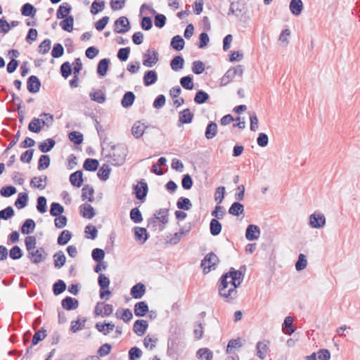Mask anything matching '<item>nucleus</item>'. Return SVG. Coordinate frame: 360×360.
<instances>
[{
  "label": "nucleus",
  "instance_id": "obj_1",
  "mask_svg": "<svg viewBox=\"0 0 360 360\" xmlns=\"http://www.w3.org/2000/svg\"><path fill=\"white\" fill-rule=\"evenodd\" d=\"M245 270V266H241L238 270L231 267L228 272L223 274L218 281V290L219 295L231 302L237 297V288L242 283Z\"/></svg>",
  "mask_w": 360,
  "mask_h": 360
},
{
  "label": "nucleus",
  "instance_id": "obj_2",
  "mask_svg": "<svg viewBox=\"0 0 360 360\" xmlns=\"http://www.w3.org/2000/svg\"><path fill=\"white\" fill-rule=\"evenodd\" d=\"M111 149L113 153L109 156L112 159V165L114 166L122 165L129 152L127 146L124 143H118L111 146Z\"/></svg>",
  "mask_w": 360,
  "mask_h": 360
},
{
  "label": "nucleus",
  "instance_id": "obj_3",
  "mask_svg": "<svg viewBox=\"0 0 360 360\" xmlns=\"http://www.w3.org/2000/svg\"><path fill=\"white\" fill-rule=\"evenodd\" d=\"M219 262V259L213 252L207 253L200 263V267L202 269L203 274H207L212 269H216Z\"/></svg>",
  "mask_w": 360,
  "mask_h": 360
},
{
  "label": "nucleus",
  "instance_id": "obj_4",
  "mask_svg": "<svg viewBox=\"0 0 360 360\" xmlns=\"http://www.w3.org/2000/svg\"><path fill=\"white\" fill-rule=\"evenodd\" d=\"M133 194L141 202H144L148 192V186L144 179H141L137 184L133 185Z\"/></svg>",
  "mask_w": 360,
  "mask_h": 360
},
{
  "label": "nucleus",
  "instance_id": "obj_5",
  "mask_svg": "<svg viewBox=\"0 0 360 360\" xmlns=\"http://www.w3.org/2000/svg\"><path fill=\"white\" fill-rule=\"evenodd\" d=\"M169 209H160L156 211L154 216L148 219V226L153 225V227L157 226V220H159L163 225L168 223Z\"/></svg>",
  "mask_w": 360,
  "mask_h": 360
},
{
  "label": "nucleus",
  "instance_id": "obj_6",
  "mask_svg": "<svg viewBox=\"0 0 360 360\" xmlns=\"http://www.w3.org/2000/svg\"><path fill=\"white\" fill-rule=\"evenodd\" d=\"M158 52L154 49H148L143 54V65L148 68L154 66L159 60Z\"/></svg>",
  "mask_w": 360,
  "mask_h": 360
},
{
  "label": "nucleus",
  "instance_id": "obj_7",
  "mask_svg": "<svg viewBox=\"0 0 360 360\" xmlns=\"http://www.w3.org/2000/svg\"><path fill=\"white\" fill-rule=\"evenodd\" d=\"M131 29L129 19L126 16L118 18L114 22V32L118 34H124Z\"/></svg>",
  "mask_w": 360,
  "mask_h": 360
},
{
  "label": "nucleus",
  "instance_id": "obj_8",
  "mask_svg": "<svg viewBox=\"0 0 360 360\" xmlns=\"http://www.w3.org/2000/svg\"><path fill=\"white\" fill-rule=\"evenodd\" d=\"M326 217L322 213L314 212L309 215V224L313 229H321L325 226Z\"/></svg>",
  "mask_w": 360,
  "mask_h": 360
},
{
  "label": "nucleus",
  "instance_id": "obj_9",
  "mask_svg": "<svg viewBox=\"0 0 360 360\" xmlns=\"http://www.w3.org/2000/svg\"><path fill=\"white\" fill-rule=\"evenodd\" d=\"M47 253L45 252L44 248L41 247L37 248L36 250L30 252L27 255V257L30 259L33 264H39L46 259Z\"/></svg>",
  "mask_w": 360,
  "mask_h": 360
},
{
  "label": "nucleus",
  "instance_id": "obj_10",
  "mask_svg": "<svg viewBox=\"0 0 360 360\" xmlns=\"http://www.w3.org/2000/svg\"><path fill=\"white\" fill-rule=\"evenodd\" d=\"M193 223L188 222L184 225L183 228L180 229L179 232H176L173 237L169 240V243L172 245L179 243L182 236H186L193 228Z\"/></svg>",
  "mask_w": 360,
  "mask_h": 360
},
{
  "label": "nucleus",
  "instance_id": "obj_11",
  "mask_svg": "<svg viewBox=\"0 0 360 360\" xmlns=\"http://www.w3.org/2000/svg\"><path fill=\"white\" fill-rule=\"evenodd\" d=\"M41 82L38 77L35 75H31L27 78V91L31 94L38 93L40 90Z\"/></svg>",
  "mask_w": 360,
  "mask_h": 360
},
{
  "label": "nucleus",
  "instance_id": "obj_12",
  "mask_svg": "<svg viewBox=\"0 0 360 360\" xmlns=\"http://www.w3.org/2000/svg\"><path fill=\"white\" fill-rule=\"evenodd\" d=\"M194 113L189 108L184 109L179 112V120L177 126L179 127L184 124H190L193 122Z\"/></svg>",
  "mask_w": 360,
  "mask_h": 360
},
{
  "label": "nucleus",
  "instance_id": "obj_13",
  "mask_svg": "<svg viewBox=\"0 0 360 360\" xmlns=\"http://www.w3.org/2000/svg\"><path fill=\"white\" fill-rule=\"evenodd\" d=\"M259 236L260 229L257 225L250 224L247 226L245 231V238L248 240H255L259 238Z\"/></svg>",
  "mask_w": 360,
  "mask_h": 360
},
{
  "label": "nucleus",
  "instance_id": "obj_14",
  "mask_svg": "<svg viewBox=\"0 0 360 360\" xmlns=\"http://www.w3.org/2000/svg\"><path fill=\"white\" fill-rule=\"evenodd\" d=\"M79 304L78 300L70 296H66L61 300L62 307L67 311H72L77 309Z\"/></svg>",
  "mask_w": 360,
  "mask_h": 360
},
{
  "label": "nucleus",
  "instance_id": "obj_15",
  "mask_svg": "<svg viewBox=\"0 0 360 360\" xmlns=\"http://www.w3.org/2000/svg\"><path fill=\"white\" fill-rule=\"evenodd\" d=\"M134 238L136 240L143 244L149 238L150 235L146 228L136 226L134 228Z\"/></svg>",
  "mask_w": 360,
  "mask_h": 360
},
{
  "label": "nucleus",
  "instance_id": "obj_16",
  "mask_svg": "<svg viewBox=\"0 0 360 360\" xmlns=\"http://www.w3.org/2000/svg\"><path fill=\"white\" fill-rule=\"evenodd\" d=\"M148 327V322L143 319H137L133 326V331L139 336L145 334Z\"/></svg>",
  "mask_w": 360,
  "mask_h": 360
},
{
  "label": "nucleus",
  "instance_id": "obj_17",
  "mask_svg": "<svg viewBox=\"0 0 360 360\" xmlns=\"http://www.w3.org/2000/svg\"><path fill=\"white\" fill-rule=\"evenodd\" d=\"M158 79V73L154 70H150L145 72L143 81L146 86H151L157 82Z\"/></svg>",
  "mask_w": 360,
  "mask_h": 360
},
{
  "label": "nucleus",
  "instance_id": "obj_18",
  "mask_svg": "<svg viewBox=\"0 0 360 360\" xmlns=\"http://www.w3.org/2000/svg\"><path fill=\"white\" fill-rule=\"evenodd\" d=\"M45 125L49 127L45 120L34 117L28 124V129L33 133H39Z\"/></svg>",
  "mask_w": 360,
  "mask_h": 360
},
{
  "label": "nucleus",
  "instance_id": "obj_19",
  "mask_svg": "<svg viewBox=\"0 0 360 360\" xmlns=\"http://www.w3.org/2000/svg\"><path fill=\"white\" fill-rule=\"evenodd\" d=\"M134 314L137 317H143L149 311V307L146 301L136 302L134 308Z\"/></svg>",
  "mask_w": 360,
  "mask_h": 360
},
{
  "label": "nucleus",
  "instance_id": "obj_20",
  "mask_svg": "<svg viewBox=\"0 0 360 360\" xmlns=\"http://www.w3.org/2000/svg\"><path fill=\"white\" fill-rule=\"evenodd\" d=\"M146 285L142 283L135 284L130 290V294L134 299H141L146 293Z\"/></svg>",
  "mask_w": 360,
  "mask_h": 360
},
{
  "label": "nucleus",
  "instance_id": "obj_21",
  "mask_svg": "<svg viewBox=\"0 0 360 360\" xmlns=\"http://www.w3.org/2000/svg\"><path fill=\"white\" fill-rule=\"evenodd\" d=\"M70 182L72 186L79 188L83 185V172L82 170H77L70 175Z\"/></svg>",
  "mask_w": 360,
  "mask_h": 360
},
{
  "label": "nucleus",
  "instance_id": "obj_22",
  "mask_svg": "<svg viewBox=\"0 0 360 360\" xmlns=\"http://www.w3.org/2000/svg\"><path fill=\"white\" fill-rule=\"evenodd\" d=\"M81 215L88 219H91L96 214L94 208L88 203H84L79 207Z\"/></svg>",
  "mask_w": 360,
  "mask_h": 360
},
{
  "label": "nucleus",
  "instance_id": "obj_23",
  "mask_svg": "<svg viewBox=\"0 0 360 360\" xmlns=\"http://www.w3.org/2000/svg\"><path fill=\"white\" fill-rule=\"evenodd\" d=\"M110 64V60L109 58H103L99 60L97 65L96 72L99 77H103L107 75Z\"/></svg>",
  "mask_w": 360,
  "mask_h": 360
},
{
  "label": "nucleus",
  "instance_id": "obj_24",
  "mask_svg": "<svg viewBox=\"0 0 360 360\" xmlns=\"http://www.w3.org/2000/svg\"><path fill=\"white\" fill-rule=\"evenodd\" d=\"M48 177L46 175L34 176L30 181V186L39 190H44L46 186Z\"/></svg>",
  "mask_w": 360,
  "mask_h": 360
},
{
  "label": "nucleus",
  "instance_id": "obj_25",
  "mask_svg": "<svg viewBox=\"0 0 360 360\" xmlns=\"http://www.w3.org/2000/svg\"><path fill=\"white\" fill-rule=\"evenodd\" d=\"M56 143V142L53 139L49 138L44 141L39 143L38 148L41 153H46L50 152L54 148Z\"/></svg>",
  "mask_w": 360,
  "mask_h": 360
},
{
  "label": "nucleus",
  "instance_id": "obj_26",
  "mask_svg": "<svg viewBox=\"0 0 360 360\" xmlns=\"http://www.w3.org/2000/svg\"><path fill=\"white\" fill-rule=\"evenodd\" d=\"M72 6L67 2L60 4L56 11V17L58 19H62L70 15Z\"/></svg>",
  "mask_w": 360,
  "mask_h": 360
},
{
  "label": "nucleus",
  "instance_id": "obj_27",
  "mask_svg": "<svg viewBox=\"0 0 360 360\" xmlns=\"http://www.w3.org/2000/svg\"><path fill=\"white\" fill-rule=\"evenodd\" d=\"M35 227V221L32 219H27L20 226V231L22 234L28 235L34 231Z\"/></svg>",
  "mask_w": 360,
  "mask_h": 360
},
{
  "label": "nucleus",
  "instance_id": "obj_28",
  "mask_svg": "<svg viewBox=\"0 0 360 360\" xmlns=\"http://www.w3.org/2000/svg\"><path fill=\"white\" fill-rule=\"evenodd\" d=\"M228 212L229 214L234 217H239L244 214V205L239 201L234 202L229 208Z\"/></svg>",
  "mask_w": 360,
  "mask_h": 360
},
{
  "label": "nucleus",
  "instance_id": "obj_29",
  "mask_svg": "<svg viewBox=\"0 0 360 360\" xmlns=\"http://www.w3.org/2000/svg\"><path fill=\"white\" fill-rule=\"evenodd\" d=\"M303 3L302 0H291L289 5V8L291 13L295 16L301 14L303 10Z\"/></svg>",
  "mask_w": 360,
  "mask_h": 360
},
{
  "label": "nucleus",
  "instance_id": "obj_30",
  "mask_svg": "<svg viewBox=\"0 0 360 360\" xmlns=\"http://www.w3.org/2000/svg\"><path fill=\"white\" fill-rule=\"evenodd\" d=\"M136 99V96L132 91H127L121 100V105L124 108L131 107Z\"/></svg>",
  "mask_w": 360,
  "mask_h": 360
},
{
  "label": "nucleus",
  "instance_id": "obj_31",
  "mask_svg": "<svg viewBox=\"0 0 360 360\" xmlns=\"http://www.w3.org/2000/svg\"><path fill=\"white\" fill-rule=\"evenodd\" d=\"M59 23L61 28L68 32H71L73 30L74 26V17L72 15H70L65 18H62Z\"/></svg>",
  "mask_w": 360,
  "mask_h": 360
},
{
  "label": "nucleus",
  "instance_id": "obj_32",
  "mask_svg": "<svg viewBox=\"0 0 360 360\" xmlns=\"http://www.w3.org/2000/svg\"><path fill=\"white\" fill-rule=\"evenodd\" d=\"M94 189L93 186L89 184L84 185L82 189V200H85L87 199L89 202H93L94 200Z\"/></svg>",
  "mask_w": 360,
  "mask_h": 360
},
{
  "label": "nucleus",
  "instance_id": "obj_33",
  "mask_svg": "<svg viewBox=\"0 0 360 360\" xmlns=\"http://www.w3.org/2000/svg\"><path fill=\"white\" fill-rule=\"evenodd\" d=\"M21 15L25 17L34 18L37 13V8L30 3H25L20 8Z\"/></svg>",
  "mask_w": 360,
  "mask_h": 360
},
{
  "label": "nucleus",
  "instance_id": "obj_34",
  "mask_svg": "<svg viewBox=\"0 0 360 360\" xmlns=\"http://www.w3.org/2000/svg\"><path fill=\"white\" fill-rule=\"evenodd\" d=\"M293 319L288 316H286L283 323L282 327L283 333L286 335H290L295 333L296 328L292 326Z\"/></svg>",
  "mask_w": 360,
  "mask_h": 360
},
{
  "label": "nucleus",
  "instance_id": "obj_35",
  "mask_svg": "<svg viewBox=\"0 0 360 360\" xmlns=\"http://www.w3.org/2000/svg\"><path fill=\"white\" fill-rule=\"evenodd\" d=\"M185 60L182 56H175L170 61L171 68L174 71H179L184 68Z\"/></svg>",
  "mask_w": 360,
  "mask_h": 360
},
{
  "label": "nucleus",
  "instance_id": "obj_36",
  "mask_svg": "<svg viewBox=\"0 0 360 360\" xmlns=\"http://www.w3.org/2000/svg\"><path fill=\"white\" fill-rule=\"evenodd\" d=\"M184 45L185 41L180 35H175L171 39V47L177 51H180L184 49Z\"/></svg>",
  "mask_w": 360,
  "mask_h": 360
},
{
  "label": "nucleus",
  "instance_id": "obj_37",
  "mask_svg": "<svg viewBox=\"0 0 360 360\" xmlns=\"http://www.w3.org/2000/svg\"><path fill=\"white\" fill-rule=\"evenodd\" d=\"M29 200L28 194L25 192L20 193L18 195L17 199L15 201V206L18 209H22L27 205Z\"/></svg>",
  "mask_w": 360,
  "mask_h": 360
},
{
  "label": "nucleus",
  "instance_id": "obj_38",
  "mask_svg": "<svg viewBox=\"0 0 360 360\" xmlns=\"http://www.w3.org/2000/svg\"><path fill=\"white\" fill-rule=\"evenodd\" d=\"M99 167V162L96 159L86 158L83 164V169L89 172H95Z\"/></svg>",
  "mask_w": 360,
  "mask_h": 360
},
{
  "label": "nucleus",
  "instance_id": "obj_39",
  "mask_svg": "<svg viewBox=\"0 0 360 360\" xmlns=\"http://www.w3.org/2000/svg\"><path fill=\"white\" fill-rule=\"evenodd\" d=\"M54 266L56 269H60L63 267L66 262V257L64 252L62 250L56 252L53 256Z\"/></svg>",
  "mask_w": 360,
  "mask_h": 360
},
{
  "label": "nucleus",
  "instance_id": "obj_40",
  "mask_svg": "<svg viewBox=\"0 0 360 360\" xmlns=\"http://www.w3.org/2000/svg\"><path fill=\"white\" fill-rule=\"evenodd\" d=\"M217 123L213 121L209 122V123L207 124V125L206 127L205 132V136L206 139H213L217 135Z\"/></svg>",
  "mask_w": 360,
  "mask_h": 360
},
{
  "label": "nucleus",
  "instance_id": "obj_41",
  "mask_svg": "<svg viewBox=\"0 0 360 360\" xmlns=\"http://www.w3.org/2000/svg\"><path fill=\"white\" fill-rule=\"evenodd\" d=\"M222 225L217 219H212L210 222V231L212 236H217L220 234Z\"/></svg>",
  "mask_w": 360,
  "mask_h": 360
},
{
  "label": "nucleus",
  "instance_id": "obj_42",
  "mask_svg": "<svg viewBox=\"0 0 360 360\" xmlns=\"http://www.w3.org/2000/svg\"><path fill=\"white\" fill-rule=\"evenodd\" d=\"M143 124H141L140 121H136L131 127V134L136 139L141 138L143 133L146 127L143 126Z\"/></svg>",
  "mask_w": 360,
  "mask_h": 360
},
{
  "label": "nucleus",
  "instance_id": "obj_43",
  "mask_svg": "<svg viewBox=\"0 0 360 360\" xmlns=\"http://www.w3.org/2000/svg\"><path fill=\"white\" fill-rule=\"evenodd\" d=\"M243 346V343L242 342V339L240 338H238L236 339H231L229 341L226 352L227 354H231L233 352V349H238Z\"/></svg>",
  "mask_w": 360,
  "mask_h": 360
},
{
  "label": "nucleus",
  "instance_id": "obj_44",
  "mask_svg": "<svg viewBox=\"0 0 360 360\" xmlns=\"http://www.w3.org/2000/svg\"><path fill=\"white\" fill-rule=\"evenodd\" d=\"M86 321V319L85 317H78L77 320L72 321L70 325V330L72 333H77L81 330H82L85 326V322Z\"/></svg>",
  "mask_w": 360,
  "mask_h": 360
},
{
  "label": "nucleus",
  "instance_id": "obj_45",
  "mask_svg": "<svg viewBox=\"0 0 360 360\" xmlns=\"http://www.w3.org/2000/svg\"><path fill=\"white\" fill-rule=\"evenodd\" d=\"M72 236V233L69 230H63L59 234L57 243L59 245H65L70 240Z\"/></svg>",
  "mask_w": 360,
  "mask_h": 360
},
{
  "label": "nucleus",
  "instance_id": "obj_46",
  "mask_svg": "<svg viewBox=\"0 0 360 360\" xmlns=\"http://www.w3.org/2000/svg\"><path fill=\"white\" fill-rule=\"evenodd\" d=\"M110 172L111 168L109 167L108 165L104 164L98 169L97 172V176L101 181H106L107 179H108Z\"/></svg>",
  "mask_w": 360,
  "mask_h": 360
},
{
  "label": "nucleus",
  "instance_id": "obj_47",
  "mask_svg": "<svg viewBox=\"0 0 360 360\" xmlns=\"http://www.w3.org/2000/svg\"><path fill=\"white\" fill-rule=\"evenodd\" d=\"M67 285L63 280L58 279L56 281L52 287L54 295L57 296L63 293L66 290Z\"/></svg>",
  "mask_w": 360,
  "mask_h": 360
},
{
  "label": "nucleus",
  "instance_id": "obj_48",
  "mask_svg": "<svg viewBox=\"0 0 360 360\" xmlns=\"http://www.w3.org/2000/svg\"><path fill=\"white\" fill-rule=\"evenodd\" d=\"M176 207L179 210L188 211L191 209L192 203L188 198L180 197L177 200Z\"/></svg>",
  "mask_w": 360,
  "mask_h": 360
},
{
  "label": "nucleus",
  "instance_id": "obj_49",
  "mask_svg": "<svg viewBox=\"0 0 360 360\" xmlns=\"http://www.w3.org/2000/svg\"><path fill=\"white\" fill-rule=\"evenodd\" d=\"M46 335V330L44 328H41L34 334L32 340V345H37L39 342L42 341Z\"/></svg>",
  "mask_w": 360,
  "mask_h": 360
},
{
  "label": "nucleus",
  "instance_id": "obj_50",
  "mask_svg": "<svg viewBox=\"0 0 360 360\" xmlns=\"http://www.w3.org/2000/svg\"><path fill=\"white\" fill-rule=\"evenodd\" d=\"M68 139L75 145H80L84 140L83 134L77 131H72L68 134Z\"/></svg>",
  "mask_w": 360,
  "mask_h": 360
},
{
  "label": "nucleus",
  "instance_id": "obj_51",
  "mask_svg": "<svg viewBox=\"0 0 360 360\" xmlns=\"http://www.w3.org/2000/svg\"><path fill=\"white\" fill-rule=\"evenodd\" d=\"M51 163V158L49 155H41L38 160L37 169L39 171L47 169Z\"/></svg>",
  "mask_w": 360,
  "mask_h": 360
},
{
  "label": "nucleus",
  "instance_id": "obj_52",
  "mask_svg": "<svg viewBox=\"0 0 360 360\" xmlns=\"http://www.w3.org/2000/svg\"><path fill=\"white\" fill-rule=\"evenodd\" d=\"M210 98L209 94L203 90H198L194 97V102L196 104H203Z\"/></svg>",
  "mask_w": 360,
  "mask_h": 360
},
{
  "label": "nucleus",
  "instance_id": "obj_53",
  "mask_svg": "<svg viewBox=\"0 0 360 360\" xmlns=\"http://www.w3.org/2000/svg\"><path fill=\"white\" fill-rule=\"evenodd\" d=\"M196 356L202 360H212L213 358L212 352L208 348H200L198 350Z\"/></svg>",
  "mask_w": 360,
  "mask_h": 360
},
{
  "label": "nucleus",
  "instance_id": "obj_54",
  "mask_svg": "<svg viewBox=\"0 0 360 360\" xmlns=\"http://www.w3.org/2000/svg\"><path fill=\"white\" fill-rule=\"evenodd\" d=\"M129 217L131 220L135 224H139L143 221V217L139 207L132 208L130 210Z\"/></svg>",
  "mask_w": 360,
  "mask_h": 360
},
{
  "label": "nucleus",
  "instance_id": "obj_55",
  "mask_svg": "<svg viewBox=\"0 0 360 360\" xmlns=\"http://www.w3.org/2000/svg\"><path fill=\"white\" fill-rule=\"evenodd\" d=\"M180 84L186 90H192L194 87L192 75L184 76L180 79Z\"/></svg>",
  "mask_w": 360,
  "mask_h": 360
},
{
  "label": "nucleus",
  "instance_id": "obj_56",
  "mask_svg": "<svg viewBox=\"0 0 360 360\" xmlns=\"http://www.w3.org/2000/svg\"><path fill=\"white\" fill-rule=\"evenodd\" d=\"M105 8V1L103 0H95L91 4L90 11L93 15H96L101 12Z\"/></svg>",
  "mask_w": 360,
  "mask_h": 360
},
{
  "label": "nucleus",
  "instance_id": "obj_57",
  "mask_svg": "<svg viewBox=\"0 0 360 360\" xmlns=\"http://www.w3.org/2000/svg\"><path fill=\"white\" fill-rule=\"evenodd\" d=\"M8 255L11 259L18 260L22 257L23 252L18 245H14L10 249Z\"/></svg>",
  "mask_w": 360,
  "mask_h": 360
},
{
  "label": "nucleus",
  "instance_id": "obj_58",
  "mask_svg": "<svg viewBox=\"0 0 360 360\" xmlns=\"http://www.w3.org/2000/svg\"><path fill=\"white\" fill-rule=\"evenodd\" d=\"M84 233L86 238L94 240L97 238L98 229L96 226L89 224L86 226Z\"/></svg>",
  "mask_w": 360,
  "mask_h": 360
},
{
  "label": "nucleus",
  "instance_id": "obj_59",
  "mask_svg": "<svg viewBox=\"0 0 360 360\" xmlns=\"http://www.w3.org/2000/svg\"><path fill=\"white\" fill-rule=\"evenodd\" d=\"M16 193V188L12 185L4 186L0 189V195L5 198H9Z\"/></svg>",
  "mask_w": 360,
  "mask_h": 360
},
{
  "label": "nucleus",
  "instance_id": "obj_60",
  "mask_svg": "<svg viewBox=\"0 0 360 360\" xmlns=\"http://www.w3.org/2000/svg\"><path fill=\"white\" fill-rule=\"evenodd\" d=\"M60 72L65 79H67L72 75V68L70 62L65 61L60 65Z\"/></svg>",
  "mask_w": 360,
  "mask_h": 360
},
{
  "label": "nucleus",
  "instance_id": "obj_61",
  "mask_svg": "<svg viewBox=\"0 0 360 360\" xmlns=\"http://www.w3.org/2000/svg\"><path fill=\"white\" fill-rule=\"evenodd\" d=\"M64 207L59 202H53L51 204L50 207V214L53 217H56L62 214L64 212Z\"/></svg>",
  "mask_w": 360,
  "mask_h": 360
},
{
  "label": "nucleus",
  "instance_id": "obj_62",
  "mask_svg": "<svg viewBox=\"0 0 360 360\" xmlns=\"http://www.w3.org/2000/svg\"><path fill=\"white\" fill-rule=\"evenodd\" d=\"M91 100L98 103H103L106 100V96L101 90L91 92L89 94Z\"/></svg>",
  "mask_w": 360,
  "mask_h": 360
},
{
  "label": "nucleus",
  "instance_id": "obj_63",
  "mask_svg": "<svg viewBox=\"0 0 360 360\" xmlns=\"http://www.w3.org/2000/svg\"><path fill=\"white\" fill-rule=\"evenodd\" d=\"M37 210L44 214L47 211V200L44 196H39L37 199Z\"/></svg>",
  "mask_w": 360,
  "mask_h": 360
},
{
  "label": "nucleus",
  "instance_id": "obj_64",
  "mask_svg": "<svg viewBox=\"0 0 360 360\" xmlns=\"http://www.w3.org/2000/svg\"><path fill=\"white\" fill-rule=\"evenodd\" d=\"M142 351L138 347H132L128 352L129 359V360H137L140 359L142 356Z\"/></svg>",
  "mask_w": 360,
  "mask_h": 360
}]
</instances>
